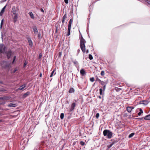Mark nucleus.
Segmentation results:
<instances>
[{"label":"nucleus","instance_id":"f257e3e1","mask_svg":"<svg viewBox=\"0 0 150 150\" xmlns=\"http://www.w3.org/2000/svg\"><path fill=\"white\" fill-rule=\"evenodd\" d=\"M81 37L80 44V47L83 52V53H85L86 52L85 43L86 42V41L83 38L81 34Z\"/></svg>","mask_w":150,"mask_h":150},{"label":"nucleus","instance_id":"f03ea898","mask_svg":"<svg viewBox=\"0 0 150 150\" xmlns=\"http://www.w3.org/2000/svg\"><path fill=\"white\" fill-rule=\"evenodd\" d=\"M104 136L107 139H110L112 135V133L110 130L105 129L103 132Z\"/></svg>","mask_w":150,"mask_h":150},{"label":"nucleus","instance_id":"7ed1b4c3","mask_svg":"<svg viewBox=\"0 0 150 150\" xmlns=\"http://www.w3.org/2000/svg\"><path fill=\"white\" fill-rule=\"evenodd\" d=\"M3 47V44H0V53H4L5 51L6 47Z\"/></svg>","mask_w":150,"mask_h":150},{"label":"nucleus","instance_id":"20e7f679","mask_svg":"<svg viewBox=\"0 0 150 150\" xmlns=\"http://www.w3.org/2000/svg\"><path fill=\"white\" fill-rule=\"evenodd\" d=\"M5 53L7 58L9 59L10 58L12 54V51L11 50H9L8 52H6Z\"/></svg>","mask_w":150,"mask_h":150},{"label":"nucleus","instance_id":"39448f33","mask_svg":"<svg viewBox=\"0 0 150 150\" xmlns=\"http://www.w3.org/2000/svg\"><path fill=\"white\" fill-rule=\"evenodd\" d=\"M11 15L12 17H13V15L18 14L16 13V7L15 6H13L12 7L11 10Z\"/></svg>","mask_w":150,"mask_h":150},{"label":"nucleus","instance_id":"423d86ee","mask_svg":"<svg viewBox=\"0 0 150 150\" xmlns=\"http://www.w3.org/2000/svg\"><path fill=\"white\" fill-rule=\"evenodd\" d=\"M76 106V103H73L71 105V108L69 109V111L71 112L74 110V108Z\"/></svg>","mask_w":150,"mask_h":150},{"label":"nucleus","instance_id":"0eeeda50","mask_svg":"<svg viewBox=\"0 0 150 150\" xmlns=\"http://www.w3.org/2000/svg\"><path fill=\"white\" fill-rule=\"evenodd\" d=\"M72 62L76 68H78L79 67V63L76 59L74 60H72Z\"/></svg>","mask_w":150,"mask_h":150},{"label":"nucleus","instance_id":"6e6552de","mask_svg":"<svg viewBox=\"0 0 150 150\" xmlns=\"http://www.w3.org/2000/svg\"><path fill=\"white\" fill-rule=\"evenodd\" d=\"M14 15L13 16V21L14 23H16L18 17V14H16L15 15Z\"/></svg>","mask_w":150,"mask_h":150},{"label":"nucleus","instance_id":"1a4fd4ad","mask_svg":"<svg viewBox=\"0 0 150 150\" xmlns=\"http://www.w3.org/2000/svg\"><path fill=\"white\" fill-rule=\"evenodd\" d=\"M73 21V20L71 18L69 22V24L68 26V29H71V26L72 24V23Z\"/></svg>","mask_w":150,"mask_h":150},{"label":"nucleus","instance_id":"9d476101","mask_svg":"<svg viewBox=\"0 0 150 150\" xmlns=\"http://www.w3.org/2000/svg\"><path fill=\"white\" fill-rule=\"evenodd\" d=\"M149 102L146 100H143L141 101L140 102V104H143L144 105H146L148 104Z\"/></svg>","mask_w":150,"mask_h":150},{"label":"nucleus","instance_id":"9b49d317","mask_svg":"<svg viewBox=\"0 0 150 150\" xmlns=\"http://www.w3.org/2000/svg\"><path fill=\"white\" fill-rule=\"evenodd\" d=\"M80 73L81 76H83L86 74V72L84 70L82 69L80 70Z\"/></svg>","mask_w":150,"mask_h":150},{"label":"nucleus","instance_id":"f8f14e48","mask_svg":"<svg viewBox=\"0 0 150 150\" xmlns=\"http://www.w3.org/2000/svg\"><path fill=\"white\" fill-rule=\"evenodd\" d=\"M134 108V107L130 106H128L127 107V110L129 112H131L132 110Z\"/></svg>","mask_w":150,"mask_h":150},{"label":"nucleus","instance_id":"ddd939ff","mask_svg":"<svg viewBox=\"0 0 150 150\" xmlns=\"http://www.w3.org/2000/svg\"><path fill=\"white\" fill-rule=\"evenodd\" d=\"M33 29L34 33L35 34H37L38 33V30L37 27L35 26L33 27Z\"/></svg>","mask_w":150,"mask_h":150},{"label":"nucleus","instance_id":"4468645a","mask_svg":"<svg viewBox=\"0 0 150 150\" xmlns=\"http://www.w3.org/2000/svg\"><path fill=\"white\" fill-rule=\"evenodd\" d=\"M16 104L14 103H11L8 105V107H16Z\"/></svg>","mask_w":150,"mask_h":150},{"label":"nucleus","instance_id":"2eb2a0df","mask_svg":"<svg viewBox=\"0 0 150 150\" xmlns=\"http://www.w3.org/2000/svg\"><path fill=\"white\" fill-rule=\"evenodd\" d=\"M29 45L30 47L33 46V42L30 38H28V39Z\"/></svg>","mask_w":150,"mask_h":150},{"label":"nucleus","instance_id":"dca6fc26","mask_svg":"<svg viewBox=\"0 0 150 150\" xmlns=\"http://www.w3.org/2000/svg\"><path fill=\"white\" fill-rule=\"evenodd\" d=\"M26 84H24L21 86L20 87L18 88V90H21L25 88L26 87Z\"/></svg>","mask_w":150,"mask_h":150},{"label":"nucleus","instance_id":"f3484780","mask_svg":"<svg viewBox=\"0 0 150 150\" xmlns=\"http://www.w3.org/2000/svg\"><path fill=\"white\" fill-rule=\"evenodd\" d=\"M30 94V92L29 91H28L26 93H24L23 95V98H26L28 95Z\"/></svg>","mask_w":150,"mask_h":150},{"label":"nucleus","instance_id":"a211bd4d","mask_svg":"<svg viewBox=\"0 0 150 150\" xmlns=\"http://www.w3.org/2000/svg\"><path fill=\"white\" fill-rule=\"evenodd\" d=\"M6 6H4L2 9L1 12H0V16H2L3 13L4 12L5 9L6 8Z\"/></svg>","mask_w":150,"mask_h":150},{"label":"nucleus","instance_id":"6ab92c4d","mask_svg":"<svg viewBox=\"0 0 150 150\" xmlns=\"http://www.w3.org/2000/svg\"><path fill=\"white\" fill-rule=\"evenodd\" d=\"M5 65L4 67L5 68H9L10 67V63H7L6 62H4Z\"/></svg>","mask_w":150,"mask_h":150},{"label":"nucleus","instance_id":"aec40b11","mask_svg":"<svg viewBox=\"0 0 150 150\" xmlns=\"http://www.w3.org/2000/svg\"><path fill=\"white\" fill-rule=\"evenodd\" d=\"M144 119L146 120H150V114L146 116Z\"/></svg>","mask_w":150,"mask_h":150},{"label":"nucleus","instance_id":"412c9836","mask_svg":"<svg viewBox=\"0 0 150 150\" xmlns=\"http://www.w3.org/2000/svg\"><path fill=\"white\" fill-rule=\"evenodd\" d=\"M75 92V90L74 89L72 88H71L69 91V93H74Z\"/></svg>","mask_w":150,"mask_h":150},{"label":"nucleus","instance_id":"4be33fe9","mask_svg":"<svg viewBox=\"0 0 150 150\" xmlns=\"http://www.w3.org/2000/svg\"><path fill=\"white\" fill-rule=\"evenodd\" d=\"M28 14L30 15V17L33 19L34 18V16L32 12H29L28 13Z\"/></svg>","mask_w":150,"mask_h":150},{"label":"nucleus","instance_id":"5701e85b","mask_svg":"<svg viewBox=\"0 0 150 150\" xmlns=\"http://www.w3.org/2000/svg\"><path fill=\"white\" fill-rule=\"evenodd\" d=\"M98 81H99L100 82V83L101 85H102V86H104L105 84H106L103 81H101L100 79H98Z\"/></svg>","mask_w":150,"mask_h":150},{"label":"nucleus","instance_id":"b1692460","mask_svg":"<svg viewBox=\"0 0 150 150\" xmlns=\"http://www.w3.org/2000/svg\"><path fill=\"white\" fill-rule=\"evenodd\" d=\"M143 113V111L142 109L140 108L139 109V112L138 113V115L139 116H140Z\"/></svg>","mask_w":150,"mask_h":150},{"label":"nucleus","instance_id":"393cba45","mask_svg":"<svg viewBox=\"0 0 150 150\" xmlns=\"http://www.w3.org/2000/svg\"><path fill=\"white\" fill-rule=\"evenodd\" d=\"M134 134V132H132L130 134L129 136V138H131L132 137Z\"/></svg>","mask_w":150,"mask_h":150},{"label":"nucleus","instance_id":"a878e982","mask_svg":"<svg viewBox=\"0 0 150 150\" xmlns=\"http://www.w3.org/2000/svg\"><path fill=\"white\" fill-rule=\"evenodd\" d=\"M100 94V95H103V89L102 88H100L99 89Z\"/></svg>","mask_w":150,"mask_h":150},{"label":"nucleus","instance_id":"bb28decb","mask_svg":"<svg viewBox=\"0 0 150 150\" xmlns=\"http://www.w3.org/2000/svg\"><path fill=\"white\" fill-rule=\"evenodd\" d=\"M64 114L63 113H61L60 114V117L61 119H62L64 117Z\"/></svg>","mask_w":150,"mask_h":150},{"label":"nucleus","instance_id":"cd10ccee","mask_svg":"<svg viewBox=\"0 0 150 150\" xmlns=\"http://www.w3.org/2000/svg\"><path fill=\"white\" fill-rule=\"evenodd\" d=\"M113 144H112V143H111L110 144L108 145L107 146L108 149H109L110 148L113 146Z\"/></svg>","mask_w":150,"mask_h":150},{"label":"nucleus","instance_id":"c85d7f7f","mask_svg":"<svg viewBox=\"0 0 150 150\" xmlns=\"http://www.w3.org/2000/svg\"><path fill=\"white\" fill-rule=\"evenodd\" d=\"M88 58L89 59L91 60L93 59L92 56L91 54H89L88 56Z\"/></svg>","mask_w":150,"mask_h":150},{"label":"nucleus","instance_id":"c756f323","mask_svg":"<svg viewBox=\"0 0 150 150\" xmlns=\"http://www.w3.org/2000/svg\"><path fill=\"white\" fill-rule=\"evenodd\" d=\"M70 30L71 29H68V33L67 34V35L69 36L70 34Z\"/></svg>","mask_w":150,"mask_h":150},{"label":"nucleus","instance_id":"7c9ffc66","mask_svg":"<svg viewBox=\"0 0 150 150\" xmlns=\"http://www.w3.org/2000/svg\"><path fill=\"white\" fill-rule=\"evenodd\" d=\"M55 71V70H53L51 72V74L50 75V77H52L53 76V74L54 73Z\"/></svg>","mask_w":150,"mask_h":150},{"label":"nucleus","instance_id":"2f4dec72","mask_svg":"<svg viewBox=\"0 0 150 150\" xmlns=\"http://www.w3.org/2000/svg\"><path fill=\"white\" fill-rule=\"evenodd\" d=\"M67 17V15L66 13H65L63 16V18H62V19H64V20H65L66 18Z\"/></svg>","mask_w":150,"mask_h":150},{"label":"nucleus","instance_id":"473e14b6","mask_svg":"<svg viewBox=\"0 0 150 150\" xmlns=\"http://www.w3.org/2000/svg\"><path fill=\"white\" fill-rule=\"evenodd\" d=\"M3 21H4V19H3L1 20V24H0V28H1H1L2 27V26Z\"/></svg>","mask_w":150,"mask_h":150},{"label":"nucleus","instance_id":"72a5a7b5","mask_svg":"<svg viewBox=\"0 0 150 150\" xmlns=\"http://www.w3.org/2000/svg\"><path fill=\"white\" fill-rule=\"evenodd\" d=\"M85 143V142L82 141H81L80 142V144L82 146L84 145Z\"/></svg>","mask_w":150,"mask_h":150},{"label":"nucleus","instance_id":"f704fd0d","mask_svg":"<svg viewBox=\"0 0 150 150\" xmlns=\"http://www.w3.org/2000/svg\"><path fill=\"white\" fill-rule=\"evenodd\" d=\"M90 80L91 82H93L94 81V77H91L90 79Z\"/></svg>","mask_w":150,"mask_h":150},{"label":"nucleus","instance_id":"c9c22d12","mask_svg":"<svg viewBox=\"0 0 150 150\" xmlns=\"http://www.w3.org/2000/svg\"><path fill=\"white\" fill-rule=\"evenodd\" d=\"M140 121H142L144 119L143 117H140V118H137Z\"/></svg>","mask_w":150,"mask_h":150},{"label":"nucleus","instance_id":"e433bc0d","mask_svg":"<svg viewBox=\"0 0 150 150\" xmlns=\"http://www.w3.org/2000/svg\"><path fill=\"white\" fill-rule=\"evenodd\" d=\"M100 74L101 76H103L105 74V72L103 71H101Z\"/></svg>","mask_w":150,"mask_h":150},{"label":"nucleus","instance_id":"4c0bfd02","mask_svg":"<svg viewBox=\"0 0 150 150\" xmlns=\"http://www.w3.org/2000/svg\"><path fill=\"white\" fill-rule=\"evenodd\" d=\"M99 116V114L98 113H97L96 114V117L97 118H98Z\"/></svg>","mask_w":150,"mask_h":150},{"label":"nucleus","instance_id":"58836bf2","mask_svg":"<svg viewBox=\"0 0 150 150\" xmlns=\"http://www.w3.org/2000/svg\"><path fill=\"white\" fill-rule=\"evenodd\" d=\"M27 63H28L26 61H25V62L24 63V65H23V67H25L26 66V65Z\"/></svg>","mask_w":150,"mask_h":150},{"label":"nucleus","instance_id":"ea45409f","mask_svg":"<svg viewBox=\"0 0 150 150\" xmlns=\"http://www.w3.org/2000/svg\"><path fill=\"white\" fill-rule=\"evenodd\" d=\"M144 1L149 4L150 5V0H144Z\"/></svg>","mask_w":150,"mask_h":150},{"label":"nucleus","instance_id":"a19ab883","mask_svg":"<svg viewBox=\"0 0 150 150\" xmlns=\"http://www.w3.org/2000/svg\"><path fill=\"white\" fill-rule=\"evenodd\" d=\"M117 142V141H116V140H114L113 141V142L111 143L112 144H113V145L114 144L116 143Z\"/></svg>","mask_w":150,"mask_h":150},{"label":"nucleus","instance_id":"79ce46f5","mask_svg":"<svg viewBox=\"0 0 150 150\" xmlns=\"http://www.w3.org/2000/svg\"><path fill=\"white\" fill-rule=\"evenodd\" d=\"M106 84L103 86V91H104L105 89V87H106Z\"/></svg>","mask_w":150,"mask_h":150},{"label":"nucleus","instance_id":"37998d69","mask_svg":"<svg viewBox=\"0 0 150 150\" xmlns=\"http://www.w3.org/2000/svg\"><path fill=\"white\" fill-rule=\"evenodd\" d=\"M17 68H15L13 71V72L14 73H15V72L17 71Z\"/></svg>","mask_w":150,"mask_h":150},{"label":"nucleus","instance_id":"c03bdc74","mask_svg":"<svg viewBox=\"0 0 150 150\" xmlns=\"http://www.w3.org/2000/svg\"><path fill=\"white\" fill-rule=\"evenodd\" d=\"M64 1L66 4H68V0H64Z\"/></svg>","mask_w":150,"mask_h":150},{"label":"nucleus","instance_id":"a18cd8bd","mask_svg":"<svg viewBox=\"0 0 150 150\" xmlns=\"http://www.w3.org/2000/svg\"><path fill=\"white\" fill-rule=\"evenodd\" d=\"M40 37V34L39 33L38 34V38H39Z\"/></svg>","mask_w":150,"mask_h":150},{"label":"nucleus","instance_id":"49530a36","mask_svg":"<svg viewBox=\"0 0 150 150\" xmlns=\"http://www.w3.org/2000/svg\"><path fill=\"white\" fill-rule=\"evenodd\" d=\"M80 49H78V50H77V55H78V54H79V52L80 51Z\"/></svg>","mask_w":150,"mask_h":150},{"label":"nucleus","instance_id":"de8ad7c7","mask_svg":"<svg viewBox=\"0 0 150 150\" xmlns=\"http://www.w3.org/2000/svg\"><path fill=\"white\" fill-rule=\"evenodd\" d=\"M40 11H41L42 12H43V13H44V11L43 9L42 8H41L40 9Z\"/></svg>","mask_w":150,"mask_h":150},{"label":"nucleus","instance_id":"09e8293b","mask_svg":"<svg viewBox=\"0 0 150 150\" xmlns=\"http://www.w3.org/2000/svg\"><path fill=\"white\" fill-rule=\"evenodd\" d=\"M16 56H14V57H13V60H15V59H16Z\"/></svg>","mask_w":150,"mask_h":150},{"label":"nucleus","instance_id":"8fccbe9b","mask_svg":"<svg viewBox=\"0 0 150 150\" xmlns=\"http://www.w3.org/2000/svg\"><path fill=\"white\" fill-rule=\"evenodd\" d=\"M42 55H41V54H39V58H41V57H42Z\"/></svg>","mask_w":150,"mask_h":150},{"label":"nucleus","instance_id":"3c124183","mask_svg":"<svg viewBox=\"0 0 150 150\" xmlns=\"http://www.w3.org/2000/svg\"><path fill=\"white\" fill-rule=\"evenodd\" d=\"M89 52V50H87L86 51V53H88Z\"/></svg>","mask_w":150,"mask_h":150},{"label":"nucleus","instance_id":"603ef678","mask_svg":"<svg viewBox=\"0 0 150 150\" xmlns=\"http://www.w3.org/2000/svg\"><path fill=\"white\" fill-rule=\"evenodd\" d=\"M42 73H40V77H42Z\"/></svg>","mask_w":150,"mask_h":150},{"label":"nucleus","instance_id":"864d4df0","mask_svg":"<svg viewBox=\"0 0 150 150\" xmlns=\"http://www.w3.org/2000/svg\"><path fill=\"white\" fill-rule=\"evenodd\" d=\"M65 20L64 19H62V22L63 23H64Z\"/></svg>","mask_w":150,"mask_h":150},{"label":"nucleus","instance_id":"5fc2aeb1","mask_svg":"<svg viewBox=\"0 0 150 150\" xmlns=\"http://www.w3.org/2000/svg\"><path fill=\"white\" fill-rule=\"evenodd\" d=\"M15 60H13V61L12 62V64H13L14 63V62Z\"/></svg>","mask_w":150,"mask_h":150},{"label":"nucleus","instance_id":"6e6d98bb","mask_svg":"<svg viewBox=\"0 0 150 150\" xmlns=\"http://www.w3.org/2000/svg\"><path fill=\"white\" fill-rule=\"evenodd\" d=\"M98 98H100V99H101V97L100 96H98Z\"/></svg>","mask_w":150,"mask_h":150},{"label":"nucleus","instance_id":"4d7b16f0","mask_svg":"<svg viewBox=\"0 0 150 150\" xmlns=\"http://www.w3.org/2000/svg\"><path fill=\"white\" fill-rule=\"evenodd\" d=\"M57 28L56 30V32H57Z\"/></svg>","mask_w":150,"mask_h":150},{"label":"nucleus","instance_id":"13d9d810","mask_svg":"<svg viewBox=\"0 0 150 150\" xmlns=\"http://www.w3.org/2000/svg\"><path fill=\"white\" fill-rule=\"evenodd\" d=\"M3 121V120H0V122H1Z\"/></svg>","mask_w":150,"mask_h":150},{"label":"nucleus","instance_id":"bf43d9fd","mask_svg":"<svg viewBox=\"0 0 150 150\" xmlns=\"http://www.w3.org/2000/svg\"><path fill=\"white\" fill-rule=\"evenodd\" d=\"M75 142H74L73 143V145H75Z\"/></svg>","mask_w":150,"mask_h":150},{"label":"nucleus","instance_id":"052dcab7","mask_svg":"<svg viewBox=\"0 0 150 150\" xmlns=\"http://www.w3.org/2000/svg\"><path fill=\"white\" fill-rule=\"evenodd\" d=\"M7 0H4V1H3V2H5V1H6Z\"/></svg>","mask_w":150,"mask_h":150},{"label":"nucleus","instance_id":"680f3d73","mask_svg":"<svg viewBox=\"0 0 150 150\" xmlns=\"http://www.w3.org/2000/svg\"><path fill=\"white\" fill-rule=\"evenodd\" d=\"M44 143V142H42V144H43Z\"/></svg>","mask_w":150,"mask_h":150},{"label":"nucleus","instance_id":"e2e57ef3","mask_svg":"<svg viewBox=\"0 0 150 150\" xmlns=\"http://www.w3.org/2000/svg\"><path fill=\"white\" fill-rule=\"evenodd\" d=\"M2 36H1V38L2 39H3V36H2Z\"/></svg>","mask_w":150,"mask_h":150}]
</instances>
